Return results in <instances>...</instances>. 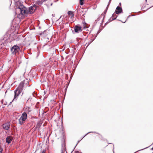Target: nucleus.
I'll list each match as a JSON object with an SVG mask.
<instances>
[{
    "instance_id": "1",
    "label": "nucleus",
    "mask_w": 153,
    "mask_h": 153,
    "mask_svg": "<svg viewBox=\"0 0 153 153\" xmlns=\"http://www.w3.org/2000/svg\"><path fill=\"white\" fill-rule=\"evenodd\" d=\"M37 6L34 4L33 6L27 8L23 5H20L16 9V12L19 11L20 13L18 14V17L20 18L24 16H26L28 14L33 13L36 10Z\"/></svg>"
},
{
    "instance_id": "2",
    "label": "nucleus",
    "mask_w": 153,
    "mask_h": 153,
    "mask_svg": "<svg viewBox=\"0 0 153 153\" xmlns=\"http://www.w3.org/2000/svg\"><path fill=\"white\" fill-rule=\"evenodd\" d=\"M24 85V83L23 82H21L16 89L14 91L15 95L13 101L17 97L22 93Z\"/></svg>"
},
{
    "instance_id": "3",
    "label": "nucleus",
    "mask_w": 153,
    "mask_h": 153,
    "mask_svg": "<svg viewBox=\"0 0 153 153\" xmlns=\"http://www.w3.org/2000/svg\"><path fill=\"white\" fill-rule=\"evenodd\" d=\"M27 114L25 112L23 113L21 117L19 120V123L21 125H22L25 120L27 119Z\"/></svg>"
},
{
    "instance_id": "4",
    "label": "nucleus",
    "mask_w": 153,
    "mask_h": 153,
    "mask_svg": "<svg viewBox=\"0 0 153 153\" xmlns=\"http://www.w3.org/2000/svg\"><path fill=\"white\" fill-rule=\"evenodd\" d=\"M20 50V48L17 45H14L11 49V51L12 53L13 54H16Z\"/></svg>"
},
{
    "instance_id": "5",
    "label": "nucleus",
    "mask_w": 153,
    "mask_h": 153,
    "mask_svg": "<svg viewBox=\"0 0 153 153\" xmlns=\"http://www.w3.org/2000/svg\"><path fill=\"white\" fill-rule=\"evenodd\" d=\"M75 32L76 33H78L79 32L82 31V27L79 25H76L74 27Z\"/></svg>"
},
{
    "instance_id": "6",
    "label": "nucleus",
    "mask_w": 153,
    "mask_h": 153,
    "mask_svg": "<svg viewBox=\"0 0 153 153\" xmlns=\"http://www.w3.org/2000/svg\"><path fill=\"white\" fill-rule=\"evenodd\" d=\"M115 12L116 14H119V13L122 12V8L120 7L119 6H117V7Z\"/></svg>"
},
{
    "instance_id": "7",
    "label": "nucleus",
    "mask_w": 153,
    "mask_h": 153,
    "mask_svg": "<svg viewBox=\"0 0 153 153\" xmlns=\"http://www.w3.org/2000/svg\"><path fill=\"white\" fill-rule=\"evenodd\" d=\"M68 14L72 19L74 18V14L73 11H69L68 12Z\"/></svg>"
},
{
    "instance_id": "8",
    "label": "nucleus",
    "mask_w": 153,
    "mask_h": 153,
    "mask_svg": "<svg viewBox=\"0 0 153 153\" xmlns=\"http://www.w3.org/2000/svg\"><path fill=\"white\" fill-rule=\"evenodd\" d=\"M13 140V137L11 136H8L6 138V142L8 144L10 143Z\"/></svg>"
},
{
    "instance_id": "9",
    "label": "nucleus",
    "mask_w": 153,
    "mask_h": 153,
    "mask_svg": "<svg viewBox=\"0 0 153 153\" xmlns=\"http://www.w3.org/2000/svg\"><path fill=\"white\" fill-rule=\"evenodd\" d=\"M10 125L9 123H6L3 125V127L4 129L7 130L10 128Z\"/></svg>"
},
{
    "instance_id": "10",
    "label": "nucleus",
    "mask_w": 153,
    "mask_h": 153,
    "mask_svg": "<svg viewBox=\"0 0 153 153\" xmlns=\"http://www.w3.org/2000/svg\"><path fill=\"white\" fill-rule=\"evenodd\" d=\"M47 0H39L37 1V3L38 5L42 4L43 2L46 1Z\"/></svg>"
},
{
    "instance_id": "11",
    "label": "nucleus",
    "mask_w": 153,
    "mask_h": 153,
    "mask_svg": "<svg viewBox=\"0 0 153 153\" xmlns=\"http://www.w3.org/2000/svg\"><path fill=\"white\" fill-rule=\"evenodd\" d=\"M65 147H63V148L61 150V153H64L65 152Z\"/></svg>"
},
{
    "instance_id": "12",
    "label": "nucleus",
    "mask_w": 153,
    "mask_h": 153,
    "mask_svg": "<svg viewBox=\"0 0 153 153\" xmlns=\"http://www.w3.org/2000/svg\"><path fill=\"white\" fill-rule=\"evenodd\" d=\"M83 0H80L79 3L80 5H82L83 4Z\"/></svg>"
},
{
    "instance_id": "13",
    "label": "nucleus",
    "mask_w": 153,
    "mask_h": 153,
    "mask_svg": "<svg viewBox=\"0 0 153 153\" xmlns=\"http://www.w3.org/2000/svg\"><path fill=\"white\" fill-rule=\"evenodd\" d=\"M115 14H113L112 15V17H113L114 18H113L112 19V20H114V19H116V17L117 16H116V17H115Z\"/></svg>"
},
{
    "instance_id": "14",
    "label": "nucleus",
    "mask_w": 153,
    "mask_h": 153,
    "mask_svg": "<svg viewBox=\"0 0 153 153\" xmlns=\"http://www.w3.org/2000/svg\"><path fill=\"white\" fill-rule=\"evenodd\" d=\"M3 150V149L0 146V153H2Z\"/></svg>"
},
{
    "instance_id": "15",
    "label": "nucleus",
    "mask_w": 153,
    "mask_h": 153,
    "mask_svg": "<svg viewBox=\"0 0 153 153\" xmlns=\"http://www.w3.org/2000/svg\"><path fill=\"white\" fill-rule=\"evenodd\" d=\"M109 4V3L108 4V5H107V7H106V10H105V12H106V11H107L108 8V7Z\"/></svg>"
},
{
    "instance_id": "16",
    "label": "nucleus",
    "mask_w": 153,
    "mask_h": 153,
    "mask_svg": "<svg viewBox=\"0 0 153 153\" xmlns=\"http://www.w3.org/2000/svg\"><path fill=\"white\" fill-rule=\"evenodd\" d=\"M52 4H53V3H50V4H49V3H48V6H52Z\"/></svg>"
},
{
    "instance_id": "17",
    "label": "nucleus",
    "mask_w": 153,
    "mask_h": 153,
    "mask_svg": "<svg viewBox=\"0 0 153 153\" xmlns=\"http://www.w3.org/2000/svg\"><path fill=\"white\" fill-rule=\"evenodd\" d=\"M1 103L2 104H3L4 105H6L5 104H4V103H3V100H2L1 101Z\"/></svg>"
},
{
    "instance_id": "18",
    "label": "nucleus",
    "mask_w": 153,
    "mask_h": 153,
    "mask_svg": "<svg viewBox=\"0 0 153 153\" xmlns=\"http://www.w3.org/2000/svg\"><path fill=\"white\" fill-rule=\"evenodd\" d=\"M45 151L44 150L42 152V153H45Z\"/></svg>"
},
{
    "instance_id": "19",
    "label": "nucleus",
    "mask_w": 153,
    "mask_h": 153,
    "mask_svg": "<svg viewBox=\"0 0 153 153\" xmlns=\"http://www.w3.org/2000/svg\"><path fill=\"white\" fill-rule=\"evenodd\" d=\"M76 153H79V152L78 151H76Z\"/></svg>"
},
{
    "instance_id": "20",
    "label": "nucleus",
    "mask_w": 153,
    "mask_h": 153,
    "mask_svg": "<svg viewBox=\"0 0 153 153\" xmlns=\"http://www.w3.org/2000/svg\"><path fill=\"white\" fill-rule=\"evenodd\" d=\"M111 0H110V1H111Z\"/></svg>"
}]
</instances>
